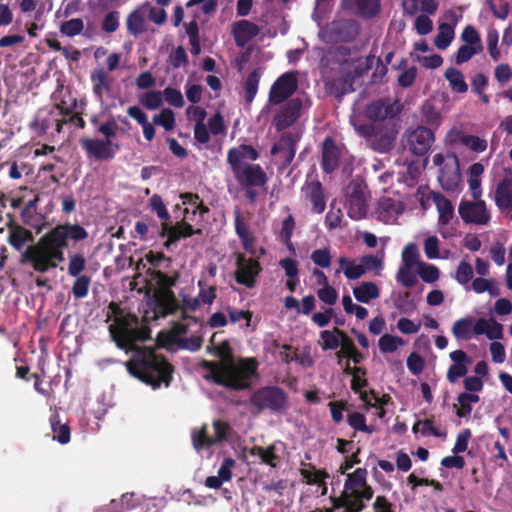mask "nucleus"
<instances>
[{"label": "nucleus", "mask_w": 512, "mask_h": 512, "mask_svg": "<svg viewBox=\"0 0 512 512\" xmlns=\"http://www.w3.org/2000/svg\"><path fill=\"white\" fill-rule=\"evenodd\" d=\"M88 236V231L78 223L57 224L42 235L36 244L26 248L22 262L29 263L36 272L46 273L65 260L64 249L69 247V243L82 242Z\"/></svg>", "instance_id": "obj_1"}, {"label": "nucleus", "mask_w": 512, "mask_h": 512, "mask_svg": "<svg viewBox=\"0 0 512 512\" xmlns=\"http://www.w3.org/2000/svg\"><path fill=\"white\" fill-rule=\"evenodd\" d=\"M214 333L207 346V351L220 359L219 362L203 360L201 367L209 372L205 378L230 390L240 391L251 387V379L257 376L258 361L244 358L235 361L232 348L227 340L216 344Z\"/></svg>", "instance_id": "obj_2"}, {"label": "nucleus", "mask_w": 512, "mask_h": 512, "mask_svg": "<svg viewBox=\"0 0 512 512\" xmlns=\"http://www.w3.org/2000/svg\"><path fill=\"white\" fill-rule=\"evenodd\" d=\"M137 343L134 342L131 349L124 350L126 353L132 352V357L125 363L129 374L153 388L161 384L169 386L173 378V366L162 354L152 348L139 347Z\"/></svg>", "instance_id": "obj_3"}, {"label": "nucleus", "mask_w": 512, "mask_h": 512, "mask_svg": "<svg viewBox=\"0 0 512 512\" xmlns=\"http://www.w3.org/2000/svg\"><path fill=\"white\" fill-rule=\"evenodd\" d=\"M112 319L114 323L108 330L112 341L119 349H131L134 342H144L150 338V328L140 325L139 318L135 314H125L120 305L114 301L108 305L106 322Z\"/></svg>", "instance_id": "obj_4"}, {"label": "nucleus", "mask_w": 512, "mask_h": 512, "mask_svg": "<svg viewBox=\"0 0 512 512\" xmlns=\"http://www.w3.org/2000/svg\"><path fill=\"white\" fill-rule=\"evenodd\" d=\"M259 152L251 145L241 144L227 151V163L237 183L244 187H262L267 183V175L259 164L246 163L256 161Z\"/></svg>", "instance_id": "obj_5"}, {"label": "nucleus", "mask_w": 512, "mask_h": 512, "mask_svg": "<svg viewBox=\"0 0 512 512\" xmlns=\"http://www.w3.org/2000/svg\"><path fill=\"white\" fill-rule=\"evenodd\" d=\"M250 404L255 412L269 410L272 413H282L288 406L286 392L278 386H265L257 389L250 396Z\"/></svg>", "instance_id": "obj_6"}, {"label": "nucleus", "mask_w": 512, "mask_h": 512, "mask_svg": "<svg viewBox=\"0 0 512 512\" xmlns=\"http://www.w3.org/2000/svg\"><path fill=\"white\" fill-rule=\"evenodd\" d=\"M233 256L236 266L235 281L247 288H254L257 278L262 272L260 262L255 258H247L245 254L240 252H235Z\"/></svg>", "instance_id": "obj_7"}, {"label": "nucleus", "mask_w": 512, "mask_h": 512, "mask_svg": "<svg viewBox=\"0 0 512 512\" xmlns=\"http://www.w3.org/2000/svg\"><path fill=\"white\" fill-rule=\"evenodd\" d=\"M297 71H288L279 76L269 91V102L279 105L292 96L298 88Z\"/></svg>", "instance_id": "obj_8"}, {"label": "nucleus", "mask_w": 512, "mask_h": 512, "mask_svg": "<svg viewBox=\"0 0 512 512\" xmlns=\"http://www.w3.org/2000/svg\"><path fill=\"white\" fill-rule=\"evenodd\" d=\"M80 144L87 157L96 161H110L120 150L119 144L103 139L85 138L81 139Z\"/></svg>", "instance_id": "obj_9"}, {"label": "nucleus", "mask_w": 512, "mask_h": 512, "mask_svg": "<svg viewBox=\"0 0 512 512\" xmlns=\"http://www.w3.org/2000/svg\"><path fill=\"white\" fill-rule=\"evenodd\" d=\"M374 491L372 487H367L364 491L344 490L338 497H330L333 509L347 508L361 512L365 509L364 501L372 499Z\"/></svg>", "instance_id": "obj_10"}, {"label": "nucleus", "mask_w": 512, "mask_h": 512, "mask_svg": "<svg viewBox=\"0 0 512 512\" xmlns=\"http://www.w3.org/2000/svg\"><path fill=\"white\" fill-rule=\"evenodd\" d=\"M147 303L152 309L154 319L175 315L180 309V301L174 292H152Z\"/></svg>", "instance_id": "obj_11"}, {"label": "nucleus", "mask_w": 512, "mask_h": 512, "mask_svg": "<svg viewBox=\"0 0 512 512\" xmlns=\"http://www.w3.org/2000/svg\"><path fill=\"white\" fill-rule=\"evenodd\" d=\"M406 138L409 151L417 156L426 155L435 141L432 129L422 125L407 130Z\"/></svg>", "instance_id": "obj_12"}, {"label": "nucleus", "mask_w": 512, "mask_h": 512, "mask_svg": "<svg viewBox=\"0 0 512 512\" xmlns=\"http://www.w3.org/2000/svg\"><path fill=\"white\" fill-rule=\"evenodd\" d=\"M458 213L466 224L487 225L491 219L490 212L483 200H462L458 207Z\"/></svg>", "instance_id": "obj_13"}, {"label": "nucleus", "mask_w": 512, "mask_h": 512, "mask_svg": "<svg viewBox=\"0 0 512 512\" xmlns=\"http://www.w3.org/2000/svg\"><path fill=\"white\" fill-rule=\"evenodd\" d=\"M300 137L296 133L284 132L281 134L279 142L271 148V155H278L281 170H286L295 158L297 143Z\"/></svg>", "instance_id": "obj_14"}, {"label": "nucleus", "mask_w": 512, "mask_h": 512, "mask_svg": "<svg viewBox=\"0 0 512 512\" xmlns=\"http://www.w3.org/2000/svg\"><path fill=\"white\" fill-rule=\"evenodd\" d=\"M194 326L193 324H185L184 322L174 321L171 329L168 332V339L171 343L179 344L181 348L188 349L190 351H197L201 348L203 343V337L201 332L195 333V335L184 338L189 331V327Z\"/></svg>", "instance_id": "obj_15"}, {"label": "nucleus", "mask_w": 512, "mask_h": 512, "mask_svg": "<svg viewBox=\"0 0 512 512\" xmlns=\"http://www.w3.org/2000/svg\"><path fill=\"white\" fill-rule=\"evenodd\" d=\"M401 111L398 101H391L389 98H381L367 105L365 115L373 121H384L396 117Z\"/></svg>", "instance_id": "obj_16"}, {"label": "nucleus", "mask_w": 512, "mask_h": 512, "mask_svg": "<svg viewBox=\"0 0 512 512\" xmlns=\"http://www.w3.org/2000/svg\"><path fill=\"white\" fill-rule=\"evenodd\" d=\"M303 107L300 98L288 100L274 116V125L277 131H282L292 126L299 119Z\"/></svg>", "instance_id": "obj_17"}, {"label": "nucleus", "mask_w": 512, "mask_h": 512, "mask_svg": "<svg viewBox=\"0 0 512 512\" xmlns=\"http://www.w3.org/2000/svg\"><path fill=\"white\" fill-rule=\"evenodd\" d=\"M201 229H194L193 226L186 221L182 220L177 222L175 225H169L168 223L162 224V231L160 235L162 237L167 236L164 246L169 249L170 246L182 238H188L195 234H201Z\"/></svg>", "instance_id": "obj_18"}, {"label": "nucleus", "mask_w": 512, "mask_h": 512, "mask_svg": "<svg viewBox=\"0 0 512 512\" xmlns=\"http://www.w3.org/2000/svg\"><path fill=\"white\" fill-rule=\"evenodd\" d=\"M347 197V213L353 220H361L367 214L365 194L360 184H352Z\"/></svg>", "instance_id": "obj_19"}, {"label": "nucleus", "mask_w": 512, "mask_h": 512, "mask_svg": "<svg viewBox=\"0 0 512 512\" xmlns=\"http://www.w3.org/2000/svg\"><path fill=\"white\" fill-rule=\"evenodd\" d=\"M341 149L332 137H326L322 144L321 167L324 173L332 174L339 166Z\"/></svg>", "instance_id": "obj_20"}, {"label": "nucleus", "mask_w": 512, "mask_h": 512, "mask_svg": "<svg viewBox=\"0 0 512 512\" xmlns=\"http://www.w3.org/2000/svg\"><path fill=\"white\" fill-rule=\"evenodd\" d=\"M450 359L453 364L448 368L447 380L454 384L468 372V366L472 363V359L463 350H455L450 353Z\"/></svg>", "instance_id": "obj_21"}, {"label": "nucleus", "mask_w": 512, "mask_h": 512, "mask_svg": "<svg viewBox=\"0 0 512 512\" xmlns=\"http://www.w3.org/2000/svg\"><path fill=\"white\" fill-rule=\"evenodd\" d=\"M452 164L444 165L439 172L438 180L442 188L448 192H454L457 190L460 183V171H459V160L458 157L453 154L451 156Z\"/></svg>", "instance_id": "obj_22"}, {"label": "nucleus", "mask_w": 512, "mask_h": 512, "mask_svg": "<svg viewBox=\"0 0 512 512\" xmlns=\"http://www.w3.org/2000/svg\"><path fill=\"white\" fill-rule=\"evenodd\" d=\"M90 80L94 96L102 103L104 94H109L112 90L114 78L104 68H97L91 72Z\"/></svg>", "instance_id": "obj_23"}, {"label": "nucleus", "mask_w": 512, "mask_h": 512, "mask_svg": "<svg viewBox=\"0 0 512 512\" xmlns=\"http://www.w3.org/2000/svg\"><path fill=\"white\" fill-rule=\"evenodd\" d=\"M343 3L347 9L367 20L375 18L381 9L380 0H343Z\"/></svg>", "instance_id": "obj_24"}, {"label": "nucleus", "mask_w": 512, "mask_h": 512, "mask_svg": "<svg viewBox=\"0 0 512 512\" xmlns=\"http://www.w3.org/2000/svg\"><path fill=\"white\" fill-rule=\"evenodd\" d=\"M302 191L305 193L306 199L312 204V211L317 214L323 213L326 208V199L321 182H306Z\"/></svg>", "instance_id": "obj_25"}, {"label": "nucleus", "mask_w": 512, "mask_h": 512, "mask_svg": "<svg viewBox=\"0 0 512 512\" xmlns=\"http://www.w3.org/2000/svg\"><path fill=\"white\" fill-rule=\"evenodd\" d=\"M234 226L235 232L241 240L244 250L254 255L256 252L255 239L250 233L248 223L239 209H235L234 211Z\"/></svg>", "instance_id": "obj_26"}, {"label": "nucleus", "mask_w": 512, "mask_h": 512, "mask_svg": "<svg viewBox=\"0 0 512 512\" xmlns=\"http://www.w3.org/2000/svg\"><path fill=\"white\" fill-rule=\"evenodd\" d=\"M260 32L259 27L249 20H240L233 26V36L238 47H245Z\"/></svg>", "instance_id": "obj_27"}, {"label": "nucleus", "mask_w": 512, "mask_h": 512, "mask_svg": "<svg viewBox=\"0 0 512 512\" xmlns=\"http://www.w3.org/2000/svg\"><path fill=\"white\" fill-rule=\"evenodd\" d=\"M200 307V300L197 297H190L188 295H183L180 302L181 312V320L185 321V324H193L196 329L195 332L198 333L203 329V322L195 316H191L188 312H194Z\"/></svg>", "instance_id": "obj_28"}, {"label": "nucleus", "mask_w": 512, "mask_h": 512, "mask_svg": "<svg viewBox=\"0 0 512 512\" xmlns=\"http://www.w3.org/2000/svg\"><path fill=\"white\" fill-rule=\"evenodd\" d=\"M496 206L506 210L512 206V177L504 176L497 184L494 194Z\"/></svg>", "instance_id": "obj_29"}, {"label": "nucleus", "mask_w": 512, "mask_h": 512, "mask_svg": "<svg viewBox=\"0 0 512 512\" xmlns=\"http://www.w3.org/2000/svg\"><path fill=\"white\" fill-rule=\"evenodd\" d=\"M404 211V205L401 201L384 197L379 200L377 205V213L379 215L380 220L384 222H389L393 218L398 217Z\"/></svg>", "instance_id": "obj_30"}, {"label": "nucleus", "mask_w": 512, "mask_h": 512, "mask_svg": "<svg viewBox=\"0 0 512 512\" xmlns=\"http://www.w3.org/2000/svg\"><path fill=\"white\" fill-rule=\"evenodd\" d=\"M39 201V195H35L33 199H30L25 204L21 211L22 222L32 228H38L44 220L43 215L37 211Z\"/></svg>", "instance_id": "obj_31"}, {"label": "nucleus", "mask_w": 512, "mask_h": 512, "mask_svg": "<svg viewBox=\"0 0 512 512\" xmlns=\"http://www.w3.org/2000/svg\"><path fill=\"white\" fill-rule=\"evenodd\" d=\"M302 466L309 467V469L302 468L300 470V474L306 483L309 485L317 484L322 489L321 495H326L328 488L325 479L329 478V474L324 469L316 470L312 464L302 463Z\"/></svg>", "instance_id": "obj_32"}, {"label": "nucleus", "mask_w": 512, "mask_h": 512, "mask_svg": "<svg viewBox=\"0 0 512 512\" xmlns=\"http://www.w3.org/2000/svg\"><path fill=\"white\" fill-rule=\"evenodd\" d=\"M8 228V242L16 250L20 251L27 242L33 241V234L30 230L13 223H9Z\"/></svg>", "instance_id": "obj_33"}, {"label": "nucleus", "mask_w": 512, "mask_h": 512, "mask_svg": "<svg viewBox=\"0 0 512 512\" xmlns=\"http://www.w3.org/2000/svg\"><path fill=\"white\" fill-rule=\"evenodd\" d=\"M249 454L253 457H259L261 463L276 468L280 462V457L276 453V444L272 443L266 448L254 445L249 449Z\"/></svg>", "instance_id": "obj_34"}, {"label": "nucleus", "mask_w": 512, "mask_h": 512, "mask_svg": "<svg viewBox=\"0 0 512 512\" xmlns=\"http://www.w3.org/2000/svg\"><path fill=\"white\" fill-rule=\"evenodd\" d=\"M146 272L150 275L151 279L156 282L157 287L153 292H173L172 287L176 285L179 277L177 273L173 276H169L160 270L151 268H148Z\"/></svg>", "instance_id": "obj_35"}, {"label": "nucleus", "mask_w": 512, "mask_h": 512, "mask_svg": "<svg viewBox=\"0 0 512 512\" xmlns=\"http://www.w3.org/2000/svg\"><path fill=\"white\" fill-rule=\"evenodd\" d=\"M353 295L358 302L369 304L380 297V290L374 282L365 281L353 288Z\"/></svg>", "instance_id": "obj_36"}, {"label": "nucleus", "mask_w": 512, "mask_h": 512, "mask_svg": "<svg viewBox=\"0 0 512 512\" xmlns=\"http://www.w3.org/2000/svg\"><path fill=\"white\" fill-rule=\"evenodd\" d=\"M50 425L53 432V439L60 444H67L71 439L70 427L66 423H62L58 413H54L50 417Z\"/></svg>", "instance_id": "obj_37"}, {"label": "nucleus", "mask_w": 512, "mask_h": 512, "mask_svg": "<svg viewBox=\"0 0 512 512\" xmlns=\"http://www.w3.org/2000/svg\"><path fill=\"white\" fill-rule=\"evenodd\" d=\"M367 470L365 468H357L354 472L349 473L345 480L344 488L346 490L364 491L367 487Z\"/></svg>", "instance_id": "obj_38"}, {"label": "nucleus", "mask_w": 512, "mask_h": 512, "mask_svg": "<svg viewBox=\"0 0 512 512\" xmlns=\"http://www.w3.org/2000/svg\"><path fill=\"white\" fill-rule=\"evenodd\" d=\"M55 108L58 110L57 115L63 116L62 119H56V131L60 133L63 125L68 122L74 124L76 127L83 129L85 127L84 119L78 114H72L71 110L64 108L62 105L57 104Z\"/></svg>", "instance_id": "obj_39"}, {"label": "nucleus", "mask_w": 512, "mask_h": 512, "mask_svg": "<svg viewBox=\"0 0 512 512\" xmlns=\"http://www.w3.org/2000/svg\"><path fill=\"white\" fill-rule=\"evenodd\" d=\"M473 318L464 317L454 322L451 332L453 336L458 340H470L473 336Z\"/></svg>", "instance_id": "obj_40"}, {"label": "nucleus", "mask_w": 512, "mask_h": 512, "mask_svg": "<svg viewBox=\"0 0 512 512\" xmlns=\"http://www.w3.org/2000/svg\"><path fill=\"white\" fill-rule=\"evenodd\" d=\"M126 27L128 33L133 36H138L146 31L145 19L141 9H135L128 14Z\"/></svg>", "instance_id": "obj_41"}, {"label": "nucleus", "mask_w": 512, "mask_h": 512, "mask_svg": "<svg viewBox=\"0 0 512 512\" xmlns=\"http://www.w3.org/2000/svg\"><path fill=\"white\" fill-rule=\"evenodd\" d=\"M435 204L439 213V224H448L454 216V207L451 201L439 194L435 197Z\"/></svg>", "instance_id": "obj_42"}, {"label": "nucleus", "mask_w": 512, "mask_h": 512, "mask_svg": "<svg viewBox=\"0 0 512 512\" xmlns=\"http://www.w3.org/2000/svg\"><path fill=\"white\" fill-rule=\"evenodd\" d=\"M454 35V27L451 24H440L438 27V33L434 39L435 46L440 50L447 49L454 39Z\"/></svg>", "instance_id": "obj_43"}, {"label": "nucleus", "mask_w": 512, "mask_h": 512, "mask_svg": "<svg viewBox=\"0 0 512 512\" xmlns=\"http://www.w3.org/2000/svg\"><path fill=\"white\" fill-rule=\"evenodd\" d=\"M457 401L460 407L456 409V415L459 418H466L470 416L472 412L471 404L479 402L480 397L477 394L462 392L457 396Z\"/></svg>", "instance_id": "obj_44"}, {"label": "nucleus", "mask_w": 512, "mask_h": 512, "mask_svg": "<svg viewBox=\"0 0 512 512\" xmlns=\"http://www.w3.org/2000/svg\"><path fill=\"white\" fill-rule=\"evenodd\" d=\"M338 263L343 270L345 277L349 280H356L361 278L365 273L361 263L356 264L353 259L347 257H340Z\"/></svg>", "instance_id": "obj_45"}, {"label": "nucleus", "mask_w": 512, "mask_h": 512, "mask_svg": "<svg viewBox=\"0 0 512 512\" xmlns=\"http://www.w3.org/2000/svg\"><path fill=\"white\" fill-rule=\"evenodd\" d=\"M191 439L193 447L197 451H200L204 448H210L215 445V440L208 436L206 424H203L198 430H193Z\"/></svg>", "instance_id": "obj_46"}, {"label": "nucleus", "mask_w": 512, "mask_h": 512, "mask_svg": "<svg viewBox=\"0 0 512 512\" xmlns=\"http://www.w3.org/2000/svg\"><path fill=\"white\" fill-rule=\"evenodd\" d=\"M445 78L450 84L453 91L458 93H465L468 91V85L464 80V76L461 71L455 68H448L444 74Z\"/></svg>", "instance_id": "obj_47"}, {"label": "nucleus", "mask_w": 512, "mask_h": 512, "mask_svg": "<svg viewBox=\"0 0 512 512\" xmlns=\"http://www.w3.org/2000/svg\"><path fill=\"white\" fill-rule=\"evenodd\" d=\"M347 423L355 431H360V432H364L367 434H372L375 431V428L373 426H368L366 424L365 415L358 411H353V412L348 413Z\"/></svg>", "instance_id": "obj_48"}, {"label": "nucleus", "mask_w": 512, "mask_h": 512, "mask_svg": "<svg viewBox=\"0 0 512 512\" xmlns=\"http://www.w3.org/2000/svg\"><path fill=\"white\" fill-rule=\"evenodd\" d=\"M335 333L341 337V349L336 352L338 364L342 363L343 358H348L353 349L356 347L353 340L346 334L345 331L335 327Z\"/></svg>", "instance_id": "obj_49"}, {"label": "nucleus", "mask_w": 512, "mask_h": 512, "mask_svg": "<svg viewBox=\"0 0 512 512\" xmlns=\"http://www.w3.org/2000/svg\"><path fill=\"white\" fill-rule=\"evenodd\" d=\"M260 81V74L257 70L252 71L246 78L245 84H244V92H245V101L246 103L250 104L258 91Z\"/></svg>", "instance_id": "obj_50"}, {"label": "nucleus", "mask_w": 512, "mask_h": 512, "mask_svg": "<svg viewBox=\"0 0 512 512\" xmlns=\"http://www.w3.org/2000/svg\"><path fill=\"white\" fill-rule=\"evenodd\" d=\"M75 278L76 279L74 280L71 288V293L76 299L85 298L89 292L91 277L88 275H82Z\"/></svg>", "instance_id": "obj_51"}, {"label": "nucleus", "mask_w": 512, "mask_h": 512, "mask_svg": "<svg viewBox=\"0 0 512 512\" xmlns=\"http://www.w3.org/2000/svg\"><path fill=\"white\" fill-rule=\"evenodd\" d=\"M403 344L404 341L402 338L391 334L382 335L378 342L379 349L382 353H393Z\"/></svg>", "instance_id": "obj_52"}, {"label": "nucleus", "mask_w": 512, "mask_h": 512, "mask_svg": "<svg viewBox=\"0 0 512 512\" xmlns=\"http://www.w3.org/2000/svg\"><path fill=\"white\" fill-rule=\"evenodd\" d=\"M394 307L400 312L405 314H411L416 309V303L411 298L409 292L399 293L394 299Z\"/></svg>", "instance_id": "obj_53"}, {"label": "nucleus", "mask_w": 512, "mask_h": 512, "mask_svg": "<svg viewBox=\"0 0 512 512\" xmlns=\"http://www.w3.org/2000/svg\"><path fill=\"white\" fill-rule=\"evenodd\" d=\"M421 114L425 122L431 127H438L440 125L441 116L440 113L435 109L434 105L430 101H425L421 107Z\"/></svg>", "instance_id": "obj_54"}, {"label": "nucleus", "mask_w": 512, "mask_h": 512, "mask_svg": "<svg viewBox=\"0 0 512 512\" xmlns=\"http://www.w3.org/2000/svg\"><path fill=\"white\" fill-rule=\"evenodd\" d=\"M153 123L162 126L166 131H171L175 127V115L169 108H164L158 115L153 117Z\"/></svg>", "instance_id": "obj_55"}, {"label": "nucleus", "mask_w": 512, "mask_h": 512, "mask_svg": "<svg viewBox=\"0 0 512 512\" xmlns=\"http://www.w3.org/2000/svg\"><path fill=\"white\" fill-rule=\"evenodd\" d=\"M86 268V259L83 254L75 253L70 255V260L68 264V274L71 277L82 276V272Z\"/></svg>", "instance_id": "obj_56"}, {"label": "nucleus", "mask_w": 512, "mask_h": 512, "mask_svg": "<svg viewBox=\"0 0 512 512\" xmlns=\"http://www.w3.org/2000/svg\"><path fill=\"white\" fill-rule=\"evenodd\" d=\"M119 26L120 13L116 10L108 12L101 22V30L107 34L116 32Z\"/></svg>", "instance_id": "obj_57"}, {"label": "nucleus", "mask_w": 512, "mask_h": 512, "mask_svg": "<svg viewBox=\"0 0 512 512\" xmlns=\"http://www.w3.org/2000/svg\"><path fill=\"white\" fill-rule=\"evenodd\" d=\"M84 29V22L81 18H73L65 21L60 26V32L63 35L74 37L79 35Z\"/></svg>", "instance_id": "obj_58"}, {"label": "nucleus", "mask_w": 512, "mask_h": 512, "mask_svg": "<svg viewBox=\"0 0 512 512\" xmlns=\"http://www.w3.org/2000/svg\"><path fill=\"white\" fill-rule=\"evenodd\" d=\"M417 272L421 279L426 283H434L439 279L440 276V271L435 265H427L423 262L419 263Z\"/></svg>", "instance_id": "obj_59"}, {"label": "nucleus", "mask_w": 512, "mask_h": 512, "mask_svg": "<svg viewBox=\"0 0 512 512\" xmlns=\"http://www.w3.org/2000/svg\"><path fill=\"white\" fill-rule=\"evenodd\" d=\"M162 97L163 95L160 91H148L141 97L140 103L149 110H155L162 105Z\"/></svg>", "instance_id": "obj_60"}, {"label": "nucleus", "mask_w": 512, "mask_h": 512, "mask_svg": "<svg viewBox=\"0 0 512 512\" xmlns=\"http://www.w3.org/2000/svg\"><path fill=\"white\" fill-rule=\"evenodd\" d=\"M413 267L402 265L396 274V279L400 282L404 287L411 288L416 285L417 277L411 271Z\"/></svg>", "instance_id": "obj_61"}, {"label": "nucleus", "mask_w": 512, "mask_h": 512, "mask_svg": "<svg viewBox=\"0 0 512 512\" xmlns=\"http://www.w3.org/2000/svg\"><path fill=\"white\" fill-rule=\"evenodd\" d=\"M320 337L323 340L322 349L323 350H335L341 344V337L335 333V328L330 330H323L320 332Z\"/></svg>", "instance_id": "obj_62"}, {"label": "nucleus", "mask_w": 512, "mask_h": 512, "mask_svg": "<svg viewBox=\"0 0 512 512\" xmlns=\"http://www.w3.org/2000/svg\"><path fill=\"white\" fill-rule=\"evenodd\" d=\"M482 52L480 47L462 45L459 47L457 53L455 54L454 62L456 65H462L463 63L468 62L474 55Z\"/></svg>", "instance_id": "obj_63"}, {"label": "nucleus", "mask_w": 512, "mask_h": 512, "mask_svg": "<svg viewBox=\"0 0 512 512\" xmlns=\"http://www.w3.org/2000/svg\"><path fill=\"white\" fill-rule=\"evenodd\" d=\"M149 205L152 211L156 213L159 219L164 221H168L170 219V214L160 195H152L151 198L149 199Z\"/></svg>", "instance_id": "obj_64"}]
</instances>
